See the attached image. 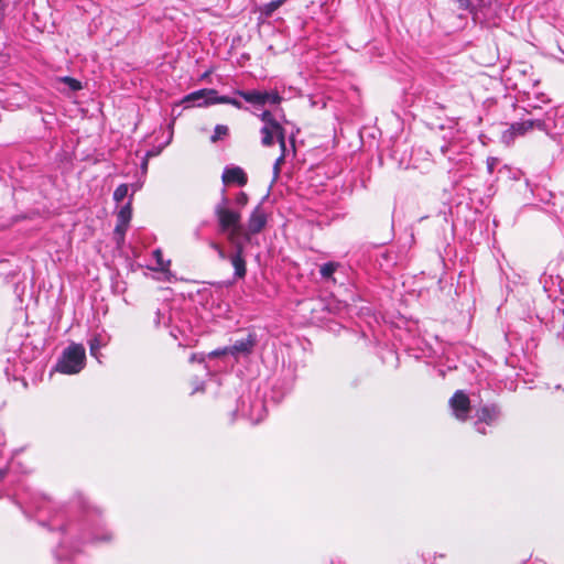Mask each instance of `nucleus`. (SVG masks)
Listing matches in <instances>:
<instances>
[{"label": "nucleus", "mask_w": 564, "mask_h": 564, "mask_svg": "<svg viewBox=\"0 0 564 564\" xmlns=\"http://www.w3.org/2000/svg\"><path fill=\"white\" fill-rule=\"evenodd\" d=\"M25 512H35L39 514V521L47 524L52 530L59 529L62 532V541L55 549L58 558L65 556L66 546L72 549L73 553H80L86 544H104L109 543L113 539V533L105 527L95 525L87 518L78 523H69L66 527L54 523L51 517L56 513V506L47 497L31 498L24 501Z\"/></svg>", "instance_id": "1"}, {"label": "nucleus", "mask_w": 564, "mask_h": 564, "mask_svg": "<svg viewBox=\"0 0 564 564\" xmlns=\"http://www.w3.org/2000/svg\"><path fill=\"white\" fill-rule=\"evenodd\" d=\"M284 395V390H241L235 412L251 424H257L267 415L269 399L272 404H278Z\"/></svg>", "instance_id": "2"}, {"label": "nucleus", "mask_w": 564, "mask_h": 564, "mask_svg": "<svg viewBox=\"0 0 564 564\" xmlns=\"http://www.w3.org/2000/svg\"><path fill=\"white\" fill-rule=\"evenodd\" d=\"M215 215L218 220L220 232L227 236L230 242L240 241L243 235L241 225V214L229 207V200L226 196L215 207Z\"/></svg>", "instance_id": "3"}, {"label": "nucleus", "mask_w": 564, "mask_h": 564, "mask_svg": "<svg viewBox=\"0 0 564 564\" xmlns=\"http://www.w3.org/2000/svg\"><path fill=\"white\" fill-rule=\"evenodd\" d=\"M257 346V336L249 333L246 337L236 339L231 345L215 349L206 355L208 359L230 356L235 362L249 358Z\"/></svg>", "instance_id": "4"}, {"label": "nucleus", "mask_w": 564, "mask_h": 564, "mask_svg": "<svg viewBox=\"0 0 564 564\" xmlns=\"http://www.w3.org/2000/svg\"><path fill=\"white\" fill-rule=\"evenodd\" d=\"M86 351L82 344H72L64 349L57 365L56 370L66 373H78L85 366Z\"/></svg>", "instance_id": "5"}, {"label": "nucleus", "mask_w": 564, "mask_h": 564, "mask_svg": "<svg viewBox=\"0 0 564 564\" xmlns=\"http://www.w3.org/2000/svg\"><path fill=\"white\" fill-rule=\"evenodd\" d=\"M500 408L497 404H485L478 408L475 412V430L485 435L488 433L486 426L492 427L496 425L500 419Z\"/></svg>", "instance_id": "6"}, {"label": "nucleus", "mask_w": 564, "mask_h": 564, "mask_svg": "<svg viewBox=\"0 0 564 564\" xmlns=\"http://www.w3.org/2000/svg\"><path fill=\"white\" fill-rule=\"evenodd\" d=\"M452 415L458 421H466L471 410L469 397L463 390H456L448 401Z\"/></svg>", "instance_id": "7"}, {"label": "nucleus", "mask_w": 564, "mask_h": 564, "mask_svg": "<svg viewBox=\"0 0 564 564\" xmlns=\"http://www.w3.org/2000/svg\"><path fill=\"white\" fill-rule=\"evenodd\" d=\"M262 140L261 143L264 147H271L273 144V138L276 137L281 150H286L285 145V129L276 120L263 123L261 128Z\"/></svg>", "instance_id": "8"}, {"label": "nucleus", "mask_w": 564, "mask_h": 564, "mask_svg": "<svg viewBox=\"0 0 564 564\" xmlns=\"http://www.w3.org/2000/svg\"><path fill=\"white\" fill-rule=\"evenodd\" d=\"M543 123L539 120H527L522 122L512 123L501 135V140L505 144L510 145L513 143L516 138L522 137L534 127L541 128Z\"/></svg>", "instance_id": "9"}, {"label": "nucleus", "mask_w": 564, "mask_h": 564, "mask_svg": "<svg viewBox=\"0 0 564 564\" xmlns=\"http://www.w3.org/2000/svg\"><path fill=\"white\" fill-rule=\"evenodd\" d=\"M131 219V206L130 203L124 205L117 215V225L115 228V239L120 247L124 241V234L128 229L129 221Z\"/></svg>", "instance_id": "10"}, {"label": "nucleus", "mask_w": 564, "mask_h": 564, "mask_svg": "<svg viewBox=\"0 0 564 564\" xmlns=\"http://www.w3.org/2000/svg\"><path fill=\"white\" fill-rule=\"evenodd\" d=\"M267 224V216L264 210L258 206L254 208L250 218L248 220L247 231H243V235L247 239H249V235L260 232Z\"/></svg>", "instance_id": "11"}, {"label": "nucleus", "mask_w": 564, "mask_h": 564, "mask_svg": "<svg viewBox=\"0 0 564 564\" xmlns=\"http://www.w3.org/2000/svg\"><path fill=\"white\" fill-rule=\"evenodd\" d=\"M235 252L230 257V262L235 269V276L241 279L246 275V261L243 258V245L241 241L231 242Z\"/></svg>", "instance_id": "12"}, {"label": "nucleus", "mask_w": 564, "mask_h": 564, "mask_svg": "<svg viewBox=\"0 0 564 564\" xmlns=\"http://www.w3.org/2000/svg\"><path fill=\"white\" fill-rule=\"evenodd\" d=\"M216 95L215 89H200L187 95L184 102H192L195 106L213 105L212 97Z\"/></svg>", "instance_id": "13"}, {"label": "nucleus", "mask_w": 564, "mask_h": 564, "mask_svg": "<svg viewBox=\"0 0 564 564\" xmlns=\"http://www.w3.org/2000/svg\"><path fill=\"white\" fill-rule=\"evenodd\" d=\"M247 175L239 166L226 167L223 173V182L225 184H238L243 186L247 183Z\"/></svg>", "instance_id": "14"}, {"label": "nucleus", "mask_w": 564, "mask_h": 564, "mask_svg": "<svg viewBox=\"0 0 564 564\" xmlns=\"http://www.w3.org/2000/svg\"><path fill=\"white\" fill-rule=\"evenodd\" d=\"M237 94L242 97L247 102L254 105H264L267 104V93L259 90L243 91L238 90Z\"/></svg>", "instance_id": "15"}, {"label": "nucleus", "mask_w": 564, "mask_h": 564, "mask_svg": "<svg viewBox=\"0 0 564 564\" xmlns=\"http://www.w3.org/2000/svg\"><path fill=\"white\" fill-rule=\"evenodd\" d=\"M107 344V339L105 338V336L98 334V335H95L90 340H89V350H90V355L94 356V357H98V352L99 350L106 346Z\"/></svg>", "instance_id": "16"}, {"label": "nucleus", "mask_w": 564, "mask_h": 564, "mask_svg": "<svg viewBox=\"0 0 564 564\" xmlns=\"http://www.w3.org/2000/svg\"><path fill=\"white\" fill-rule=\"evenodd\" d=\"M288 0H273L269 3H265L260 8V13L265 18L272 15V13L278 10L281 6H283Z\"/></svg>", "instance_id": "17"}, {"label": "nucleus", "mask_w": 564, "mask_h": 564, "mask_svg": "<svg viewBox=\"0 0 564 564\" xmlns=\"http://www.w3.org/2000/svg\"><path fill=\"white\" fill-rule=\"evenodd\" d=\"M229 133V129L225 124H217L214 130V134L210 137L212 142H217L226 138Z\"/></svg>", "instance_id": "18"}, {"label": "nucleus", "mask_w": 564, "mask_h": 564, "mask_svg": "<svg viewBox=\"0 0 564 564\" xmlns=\"http://www.w3.org/2000/svg\"><path fill=\"white\" fill-rule=\"evenodd\" d=\"M337 267L338 264L334 262L324 263L319 270L321 275L324 279H330L333 273L336 271Z\"/></svg>", "instance_id": "19"}, {"label": "nucleus", "mask_w": 564, "mask_h": 564, "mask_svg": "<svg viewBox=\"0 0 564 564\" xmlns=\"http://www.w3.org/2000/svg\"><path fill=\"white\" fill-rule=\"evenodd\" d=\"M458 7L464 10H470V12L474 15V20L478 21L481 20L480 18V10L479 9H471L470 7V0H457Z\"/></svg>", "instance_id": "20"}, {"label": "nucleus", "mask_w": 564, "mask_h": 564, "mask_svg": "<svg viewBox=\"0 0 564 564\" xmlns=\"http://www.w3.org/2000/svg\"><path fill=\"white\" fill-rule=\"evenodd\" d=\"M128 185L127 184H121L119 185L116 189H115V193H113V199L117 202V203H120L122 202L127 195H128Z\"/></svg>", "instance_id": "21"}, {"label": "nucleus", "mask_w": 564, "mask_h": 564, "mask_svg": "<svg viewBox=\"0 0 564 564\" xmlns=\"http://www.w3.org/2000/svg\"><path fill=\"white\" fill-rule=\"evenodd\" d=\"M153 257L156 260V264L159 265V268L161 270H166L167 269V267L170 265V261L164 262L163 253H162V251L160 249H156V250L153 251Z\"/></svg>", "instance_id": "22"}, {"label": "nucleus", "mask_w": 564, "mask_h": 564, "mask_svg": "<svg viewBox=\"0 0 564 564\" xmlns=\"http://www.w3.org/2000/svg\"><path fill=\"white\" fill-rule=\"evenodd\" d=\"M284 159H285V150H281V155L275 160L274 162V165H273V173H274V178H278L279 174H280V170H281V164L284 162Z\"/></svg>", "instance_id": "23"}, {"label": "nucleus", "mask_w": 564, "mask_h": 564, "mask_svg": "<svg viewBox=\"0 0 564 564\" xmlns=\"http://www.w3.org/2000/svg\"><path fill=\"white\" fill-rule=\"evenodd\" d=\"M62 80L74 91L82 89V84L72 77H64Z\"/></svg>", "instance_id": "24"}, {"label": "nucleus", "mask_w": 564, "mask_h": 564, "mask_svg": "<svg viewBox=\"0 0 564 564\" xmlns=\"http://www.w3.org/2000/svg\"><path fill=\"white\" fill-rule=\"evenodd\" d=\"M65 550H66V554H68V556H67V557H65V556H63V557H61V558H58L57 556H55V557H56V560H57L58 562H61V564H72V563H70V561L73 560V557H74L77 553H73V552H72V549H69L68 546H66V549H65ZM54 555H56V554L54 553Z\"/></svg>", "instance_id": "25"}, {"label": "nucleus", "mask_w": 564, "mask_h": 564, "mask_svg": "<svg viewBox=\"0 0 564 564\" xmlns=\"http://www.w3.org/2000/svg\"><path fill=\"white\" fill-rule=\"evenodd\" d=\"M212 102L214 104H229L231 102V98L227 96H215L212 97Z\"/></svg>", "instance_id": "26"}, {"label": "nucleus", "mask_w": 564, "mask_h": 564, "mask_svg": "<svg viewBox=\"0 0 564 564\" xmlns=\"http://www.w3.org/2000/svg\"><path fill=\"white\" fill-rule=\"evenodd\" d=\"M248 203V196L246 193L240 192L236 197V204L243 207Z\"/></svg>", "instance_id": "27"}, {"label": "nucleus", "mask_w": 564, "mask_h": 564, "mask_svg": "<svg viewBox=\"0 0 564 564\" xmlns=\"http://www.w3.org/2000/svg\"><path fill=\"white\" fill-rule=\"evenodd\" d=\"M267 102L279 104L281 101V97L278 93H267Z\"/></svg>", "instance_id": "28"}, {"label": "nucleus", "mask_w": 564, "mask_h": 564, "mask_svg": "<svg viewBox=\"0 0 564 564\" xmlns=\"http://www.w3.org/2000/svg\"><path fill=\"white\" fill-rule=\"evenodd\" d=\"M259 117H260V119H261V121L263 123H267V122L275 120L273 115L270 111H268V110L263 111Z\"/></svg>", "instance_id": "29"}, {"label": "nucleus", "mask_w": 564, "mask_h": 564, "mask_svg": "<svg viewBox=\"0 0 564 564\" xmlns=\"http://www.w3.org/2000/svg\"><path fill=\"white\" fill-rule=\"evenodd\" d=\"M496 164H497V159H496V158H489V159L487 160V166H488V171H489L490 173H492V171H494V169H495Z\"/></svg>", "instance_id": "30"}, {"label": "nucleus", "mask_w": 564, "mask_h": 564, "mask_svg": "<svg viewBox=\"0 0 564 564\" xmlns=\"http://www.w3.org/2000/svg\"><path fill=\"white\" fill-rule=\"evenodd\" d=\"M212 247L218 252L220 259L227 258L225 251L217 243H213Z\"/></svg>", "instance_id": "31"}, {"label": "nucleus", "mask_w": 564, "mask_h": 564, "mask_svg": "<svg viewBox=\"0 0 564 564\" xmlns=\"http://www.w3.org/2000/svg\"><path fill=\"white\" fill-rule=\"evenodd\" d=\"M229 105H232V106H235L238 109L242 108L241 102L238 101L237 99H234V98H231V102H229Z\"/></svg>", "instance_id": "32"}, {"label": "nucleus", "mask_w": 564, "mask_h": 564, "mask_svg": "<svg viewBox=\"0 0 564 564\" xmlns=\"http://www.w3.org/2000/svg\"><path fill=\"white\" fill-rule=\"evenodd\" d=\"M478 6H479V7L485 6V0H478Z\"/></svg>", "instance_id": "33"}]
</instances>
